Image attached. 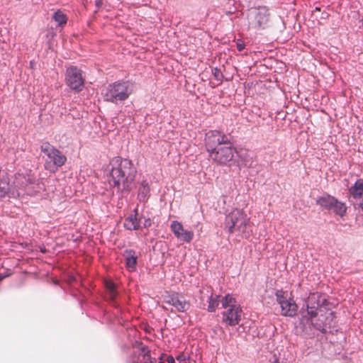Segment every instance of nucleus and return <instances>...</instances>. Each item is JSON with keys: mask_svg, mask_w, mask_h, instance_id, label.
<instances>
[{"mask_svg": "<svg viewBox=\"0 0 363 363\" xmlns=\"http://www.w3.org/2000/svg\"><path fill=\"white\" fill-rule=\"evenodd\" d=\"M138 168L128 157L115 156L107 166V181L111 189L116 191L118 199L128 196L133 189Z\"/></svg>", "mask_w": 363, "mask_h": 363, "instance_id": "f257e3e1", "label": "nucleus"}, {"mask_svg": "<svg viewBox=\"0 0 363 363\" xmlns=\"http://www.w3.org/2000/svg\"><path fill=\"white\" fill-rule=\"evenodd\" d=\"M132 94V84L129 81L118 80L109 84L103 93L104 100L113 104L125 101Z\"/></svg>", "mask_w": 363, "mask_h": 363, "instance_id": "f03ea898", "label": "nucleus"}, {"mask_svg": "<svg viewBox=\"0 0 363 363\" xmlns=\"http://www.w3.org/2000/svg\"><path fill=\"white\" fill-rule=\"evenodd\" d=\"M40 151L49 159L45 163V168L50 172H55L67 162V157L49 142H45L40 145Z\"/></svg>", "mask_w": 363, "mask_h": 363, "instance_id": "7ed1b4c3", "label": "nucleus"}, {"mask_svg": "<svg viewBox=\"0 0 363 363\" xmlns=\"http://www.w3.org/2000/svg\"><path fill=\"white\" fill-rule=\"evenodd\" d=\"M235 154H237V150L230 136L229 143H223V145H220L212 153L209 154V157L218 165L228 164L230 166V163L233 161Z\"/></svg>", "mask_w": 363, "mask_h": 363, "instance_id": "20e7f679", "label": "nucleus"}, {"mask_svg": "<svg viewBox=\"0 0 363 363\" xmlns=\"http://www.w3.org/2000/svg\"><path fill=\"white\" fill-rule=\"evenodd\" d=\"M85 78L82 75V71L75 65H71L66 69V85L74 93H79L84 87Z\"/></svg>", "mask_w": 363, "mask_h": 363, "instance_id": "39448f33", "label": "nucleus"}, {"mask_svg": "<svg viewBox=\"0 0 363 363\" xmlns=\"http://www.w3.org/2000/svg\"><path fill=\"white\" fill-rule=\"evenodd\" d=\"M230 137L218 130H211L206 133L204 142L206 152L212 153L223 143H229Z\"/></svg>", "mask_w": 363, "mask_h": 363, "instance_id": "423d86ee", "label": "nucleus"}, {"mask_svg": "<svg viewBox=\"0 0 363 363\" xmlns=\"http://www.w3.org/2000/svg\"><path fill=\"white\" fill-rule=\"evenodd\" d=\"M335 313L334 312L327 310H323L314 318L311 319V323L315 328L322 333H326L328 329L335 326Z\"/></svg>", "mask_w": 363, "mask_h": 363, "instance_id": "0eeeda50", "label": "nucleus"}, {"mask_svg": "<svg viewBox=\"0 0 363 363\" xmlns=\"http://www.w3.org/2000/svg\"><path fill=\"white\" fill-rule=\"evenodd\" d=\"M277 301L281 308L283 315L292 316L296 313V305L289 297L287 291H277L276 292Z\"/></svg>", "mask_w": 363, "mask_h": 363, "instance_id": "6e6552de", "label": "nucleus"}, {"mask_svg": "<svg viewBox=\"0 0 363 363\" xmlns=\"http://www.w3.org/2000/svg\"><path fill=\"white\" fill-rule=\"evenodd\" d=\"M325 298L319 293H312L306 300L307 312L310 317L314 318L319 313L323 312L325 307L323 306Z\"/></svg>", "mask_w": 363, "mask_h": 363, "instance_id": "1a4fd4ad", "label": "nucleus"}, {"mask_svg": "<svg viewBox=\"0 0 363 363\" xmlns=\"http://www.w3.org/2000/svg\"><path fill=\"white\" fill-rule=\"evenodd\" d=\"M223 322L228 326L239 325L241 320L242 308L240 306H231V308L221 313Z\"/></svg>", "mask_w": 363, "mask_h": 363, "instance_id": "9d476101", "label": "nucleus"}, {"mask_svg": "<svg viewBox=\"0 0 363 363\" xmlns=\"http://www.w3.org/2000/svg\"><path fill=\"white\" fill-rule=\"evenodd\" d=\"M246 214L242 209L235 208L227 216L225 220V228L228 229L229 234L235 232V225H238L242 218H245Z\"/></svg>", "mask_w": 363, "mask_h": 363, "instance_id": "9b49d317", "label": "nucleus"}, {"mask_svg": "<svg viewBox=\"0 0 363 363\" xmlns=\"http://www.w3.org/2000/svg\"><path fill=\"white\" fill-rule=\"evenodd\" d=\"M164 302L174 306L178 312H186L190 306L189 302L183 297H179L178 294H173L167 296Z\"/></svg>", "mask_w": 363, "mask_h": 363, "instance_id": "f8f14e48", "label": "nucleus"}, {"mask_svg": "<svg viewBox=\"0 0 363 363\" xmlns=\"http://www.w3.org/2000/svg\"><path fill=\"white\" fill-rule=\"evenodd\" d=\"M104 287L108 297V301L114 307H118L117 298L118 296V291L117 289L116 284L112 280H106L104 282Z\"/></svg>", "mask_w": 363, "mask_h": 363, "instance_id": "ddd939ff", "label": "nucleus"}, {"mask_svg": "<svg viewBox=\"0 0 363 363\" xmlns=\"http://www.w3.org/2000/svg\"><path fill=\"white\" fill-rule=\"evenodd\" d=\"M150 183L147 179L143 178L138 187L137 199L140 203H147L150 197Z\"/></svg>", "mask_w": 363, "mask_h": 363, "instance_id": "4468645a", "label": "nucleus"}, {"mask_svg": "<svg viewBox=\"0 0 363 363\" xmlns=\"http://www.w3.org/2000/svg\"><path fill=\"white\" fill-rule=\"evenodd\" d=\"M123 256L125 259V267L129 271H135L138 265V256L136 255V252L133 249H125L123 251Z\"/></svg>", "mask_w": 363, "mask_h": 363, "instance_id": "2eb2a0df", "label": "nucleus"}, {"mask_svg": "<svg viewBox=\"0 0 363 363\" xmlns=\"http://www.w3.org/2000/svg\"><path fill=\"white\" fill-rule=\"evenodd\" d=\"M144 218L142 215L136 218L135 215H129L124 221L123 227L127 230H138L141 228V219Z\"/></svg>", "mask_w": 363, "mask_h": 363, "instance_id": "dca6fc26", "label": "nucleus"}, {"mask_svg": "<svg viewBox=\"0 0 363 363\" xmlns=\"http://www.w3.org/2000/svg\"><path fill=\"white\" fill-rule=\"evenodd\" d=\"M334 201H335V197L328 194L318 196L315 200L317 205L327 210L331 208Z\"/></svg>", "mask_w": 363, "mask_h": 363, "instance_id": "f3484780", "label": "nucleus"}, {"mask_svg": "<svg viewBox=\"0 0 363 363\" xmlns=\"http://www.w3.org/2000/svg\"><path fill=\"white\" fill-rule=\"evenodd\" d=\"M350 194L354 199H359L363 196V179H358L349 189Z\"/></svg>", "mask_w": 363, "mask_h": 363, "instance_id": "a211bd4d", "label": "nucleus"}, {"mask_svg": "<svg viewBox=\"0 0 363 363\" xmlns=\"http://www.w3.org/2000/svg\"><path fill=\"white\" fill-rule=\"evenodd\" d=\"M249 221L247 218V216L242 218L241 220L238 223V225H235V231L238 230L239 233H242V236L245 238H248L250 236L252 233V230H249Z\"/></svg>", "mask_w": 363, "mask_h": 363, "instance_id": "6ab92c4d", "label": "nucleus"}, {"mask_svg": "<svg viewBox=\"0 0 363 363\" xmlns=\"http://www.w3.org/2000/svg\"><path fill=\"white\" fill-rule=\"evenodd\" d=\"M207 302L208 303L207 311L209 313L216 312L220 303V296L211 294L208 298Z\"/></svg>", "mask_w": 363, "mask_h": 363, "instance_id": "aec40b11", "label": "nucleus"}, {"mask_svg": "<svg viewBox=\"0 0 363 363\" xmlns=\"http://www.w3.org/2000/svg\"><path fill=\"white\" fill-rule=\"evenodd\" d=\"M330 210L333 211L336 215L342 217L346 213L347 206L344 202H342L335 198V201L333 202Z\"/></svg>", "mask_w": 363, "mask_h": 363, "instance_id": "412c9836", "label": "nucleus"}, {"mask_svg": "<svg viewBox=\"0 0 363 363\" xmlns=\"http://www.w3.org/2000/svg\"><path fill=\"white\" fill-rule=\"evenodd\" d=\"M52 19L57 22V26L63 28L67 23V16L60 9L55 11L52 16Z\"/></svg>", "mask_w": 363, "mask_h": 363, "instance_id": "4be33fe9", "label": "nucleus"}, {"mask_svg": "<svg viewBox=\"0 0 363 363\" xmlns=\"http://www.w3.org/2000/svg\"><path fill=\"white\" fill-rule=\"evenodd\" d=\"M220 303L223 308L228 309L231 306H240L237 304L236 299L230 294H226L220 298Z\"/></svg>", "mask_w": 363, "mask_h": 363, "instance_id": "5701e85b", "label": "nucleus"}, {"mask_svg": "<svg viewBox=\"0 0 363 363\" xmlns=\"http://www.w3.org/2000/svg\"><path fill=\"white\" fill-rule=\"evenodd\" d=\"M180 241L190 242L194 238V232L192 230H185L176 237Z\"/></svg>", "mask_w": 363, "mask_h": 363, "instance_id": "b1692460", "label": "nucleus"}, {"mask_svg": "<svg viewBox=\"0 0 363 363\" xmlns=\"http://www.w3.org/2000/svg\"><path fill=\"white\" fill-rule=\"evenodd\" d=\"M170 228L175 237L181 234V233L184 230L182 224L177 220H173L171 223Z\"/></svg>", "mask_w": 363, "mask_h": 363, "instance_id": "393cba45", "label": "nucleus"}, {"mask_svg": "<svg viewBox=\"0 0 363 363\" xmlns=\"http://www.w3.org/2000/svg\"><path fill=\"white\" fill-rule=\"evenodd\" d=\"M262 302L263 305L268 306L272 301V291L265 289L261 295Z\"/></svg>", "mask_w": 363, "mask_h": 363, "instance_id": "a878e982", "label": "nucleus"}, {"mask_svg": "<svg viewBox=\"0 0 363 363\" xmlns=\"http://www.w3.org/2000/svg\"><path fill=\"white\" fill-rule=\"evenodd\" d=\"M26 185H33L36 183V177L34 174H31V171L28 174H26V177L24 176Z\"/></svg>", "mask_w": 363, "mask_h": 363, "instance_id": "bb28decb", "label": "nucleus"}, {"mask_svg": "<svg viewBox=\"0 0 363 363\" xmlns=\"http://www.w3.org/2000/svg\"><path fill=\"white\" fill-rule=\"evenodd\" d=\"M212 74L216 80L219 81L220 82L223 81L224 76L218 67H216L213 68Z\"/></svg>", "mask_w": 363, "mask_h": 363, "instance_id": "cd10ccee", "label": "nucleus"}, {"mask_svg": "<svg viewBox=\"0 0 363 363\" xmlns=\"http://www.w3.org/2000/svg\"><path fill=\"white\" fill-rule=\"evenodd\" d=\"M140 351L143 354V358L147 357V359H150V352L147 347H142L140 348Z\"/></svg>", "mask_w": 363, "mask_h": 363, "instance_id": "c85d7f7f", "label": "nucleus"}, {"mask_svg": "<svg viewBox=\"0 0 363 363\" xmlns=\"http://www.w3.org/2000/svg\"><path fill=\"white\" fill-rule=\"evenodd\" d=\"M237 50L240 52L242 51L245 48V44L242 39H238L236 42Z\"/></svg>", "mask_w": 363, "mask_h": 363, "instance_id": "c756f323", "label": "nucleus"}, {"mask_svg": "<svg viewBox=\"0 0 363 363\" xmlns=\"http://www.w3.org/2000/svg\"><path fill=\"white\" fill-rule=\"evenodd\" d=\"M152 221L150 218H144V221L141 228H148L151 226Z\"/></svg>", "mask_w": 363, "mask_h": 363, "instance_id": "7c9ffc66", "label": "nucleus"}, {"mask_svg": "<svg viewBox=\"0 0 363 363\" xmlns=\"http://www.w3.org/2000/svg\"><path fill=\"white\" fill-rule=\"evenodd\" d=\"M189 357H186L184 354L183 353H180L179 354H178L177 357H176V359L177 360H178L179 362H184L186 361Z\"/></svg>", "mask_w": 363, "mask_h": 363, "instance_id": "2f4dec72", "label": "nucleus"}, {"mask_svg": "<svg viewBox=\"0 0 363 363\" xmlns=\"http://www.w3.org/2000/svg\"><path fill=\"white\" fill-rule=\"evenodd\" d=\"M11 273H2L0 274V281H1L4 279L9 277L11 276Z\"/></svg>", "mask_w": 363, "mask_h": 363, "instance_id": "473e14b6", "label": "nucleus"}, {"mask_svg": "<svg viewBox=\"0 0 363 363\" xmlns=\"http://www.w3.org/2000/svg\"><path fill=\"white\" fill-rule=\"evenodd\" d=\"M167 362L168 363H175V359L174 358V357H173V356H172V355H168V356L167 357Z\"/></svg>", "mask_w": 363, "mask_h": 363, "instance_id": "72a5a7b5", "label": "nucleus"}, {"mask_svg": "<svg viewBox=\"0 0 363 363\" xmlns=\"http://www.w3.org/2000/svg\"><path fill=\"white\" fill-rule=\"evenodd\" d=\"M95 5L98 8L101 7L102 5V0H95Z\"/></svg>", "mask_w": 363, "mask_h": 363, "instance_id": "f704fd0d", "label": "nucleus"}, {"mask_svg": "<svg viewBox=\"0 0 363 363\" xmlns=\"http://www.w3.org/2000/svg\"><path fill=\"white\" fill-rule=\"evenodd\" d=\"M130 215H135V217H136V218L140 217V216H138V208H134V210H133V213H131Z\"/></svg>", "mask_w": 363, "mask_h": 363, "instance_id": "c9c22d12", "label": "nucleus"}, {"mask_svg": "<svg viewBox=\"0 0 363 363\" xmlns=\"http://www.w3.org/2000/svg\"><path fill=\"white\" fill-rule=\"evenodd\" d=\"M40 251L42 253H46L47 250H46V248H45V247H41L40 248Z\"/></svg>", "mask_w": 363, "mask_h": 363, "instance_id": "e433bc0d", "label": "nucleus"}, {"mask_svg": "<svg viewBox=\"0 0 363 363\" xmlns=\"http://www.w3.org/2000/svg\"><path fill=\"white\" fill-rule=\"evenodd\" d=\"M144 359L145 362H148V363H152L151 357H150V359H147V357H146V358H144Z\"/></svg>", "mask_w": 363, "mask_h": 363, "instance_id": "4c0bfd02", "label": "nucleus"}, {"mask_svg": "<svg viewBox=\"0 0 363 363\" xmlns=\"http://www.w3.org/2000/svg\"><path fill=\"white\" fill-rule=\"evenodd\" d=\"M30 66H33V62L32 61L30 62Z\"/></svg>", "mask_w": 363, "mask_h": 363, "instance_id": "58836bf2", "label": "nucleus"}, {"mask_svg": "<svg viewBox=\"0 0 363 363\" xmlns=\"http://www.w3.org/2000/svg\"><path fill=\"white\" fill-rule=\"evenodd\" d=\"M159 363H164L163 361L160 360Z\"/></svg>", "mask_w": 363, "mask_h": 363, "instance_id": "ea45409f", "label": "nucleus"}, {"mask_svg": "<svg viewBox=\"0 0 363 363\" xmlns=\"http://www.w3.org/2000/svg\"><path fill=\"white\" fill-rule=\"evenodd\" d=\"M269 362H270V363H272V362H271L270 360H269Z\"/></svg>", "mask_w": 363, "mask_h": 363, "instance_id": "a19ab883", "label": "nucleus"}]
</instances>
